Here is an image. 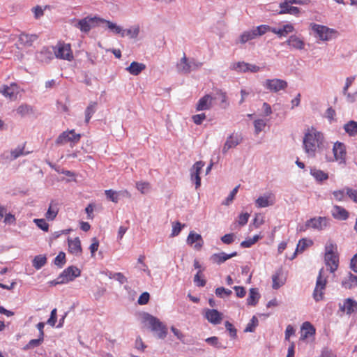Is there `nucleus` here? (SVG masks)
<instances>
[{"label": "nucleus", "mask_w": 357, "mask_h": 357, "mask_svg": "<svg viewBox=\"0 0 357 357\" xmlns=\"http://www.w3.org/2000/svg\"><path fill=\"white\" fill-rule=\"evenodd\" d=\"M260 236L259 235H255L252 238L246 239L241 243V246L242 248H250L252 245H254L256 242L259 241Z\"/></svg>", "instance_id": "obj_44"}, {"label": "nucleus", "mask_w": 357, "mask_h": 357, "mask_svg": "<svg viewBox=\"0 0 357 357\" xmlns=\"http://www.w3.org/2000/svg\"><path fill=\"white\" fill-rule=\"evenodd\" d=\"M260 298V294L257 288H251L249 291V296L247 298V304L248 305L255 306L259 299Z\"/></svg>", "instance_id": "obj_30"}, {"label": "nucleus", "mask_w": 357, "mask_h": 357, "mask_svg": "<svg viewBox=\"0 0 357 357\" xmlns=\"http://www.w3.org/2000/svg\"><path fill=\"white\" fill-rule=\"evenodd\" d=\"M46 263L47 257L43 255L36 256L32 261V265L36 270L40 269Z\"/></svg>", "instance_id": "obj_34"}, {"label": "nucleus", "mask_w": 357, "mask_h": 357, "mask_svg": "<svg viewBox=\"0 0 357 357\" xmlns=\"http://www.w3.org/2000/svg\"><path fill=\"white\" fill-rule=\"evenodd\" d=\"M80 138V134L75 133V130H66L58 136L55 140V144L56 145H63L68 142H70L75 144L79 141Z\"/></svg>", "instance_id": "obj_7"}, {"label": "nucleus", "mask_w": 357, "mask_h": 357, "mask_svg": "<svg viewBox=\"0 0 357 357\" xmlns=\"http://www.w3.org/2000/svg\"><path fill=\"white\" fill-rule=\"evenodd\" d=\"M286 43L296 50H303L305 45L304 42L295 35L291 36Z\"/></svg>", "instance_id": "obj_31"}, {"label": "nucleus", "mask_w": 357, "mask_h": 357, "mask_svg": "<svg viewBox=\"0 0 357 357\" xmlns=\"http://www.w3.org/2000/svg\"><path fill=\"white\" fill-rule=\"evenodd\" d=\"M255 38V33L252 30L249 31H245L240 36V42L241 43H245L248 40Z\"/></svg>", "instance_id": "obj_48"}, {"label": "nucleus", "mask_w": 357, "mask_h": 357, "mask_svg": "<svg viewBox=\"0 0 357 357\" xmlns=\"http://www.w3.org/2000/svg\"><path fill=\"white\" fill-rule=\"evenodd\" d=\"M38 36L36 34H28L26 33H21L19 35L18 43L20 45L24 47H31L33 43L38 39Z\"/></svg>", "instance_id": "obj_20"}, {"label": "nucleus", "mask_w": 357, "mask_h": 357, "mask_svg": "<svg viewBox=\"0 0 357 357\" xmlns=\"http://www.w3.org/2000/svg\"><path fill=\"white\" fill-rule=\"evenodd\" d=\"M144 319L149 322L151 331L156 333L158 338L164 339L167 336V328L158 318L145 313Z\"/></svg>", "instance_id": "obj_3"}, {"label": "nucleus", "mask_w": 357, "mask_h": 357, "mask_svg": "<svg viewBox=\"0 0 357 357\" xmlns=\"http://www.w3.org/2000/svg\"><path fill=\"white\" fill-rule=\"evenodd\" d=\"M204 166V162L197 161L190 168V179L195 184V188L197 189L201 185L200 172Z\"/></svg>", "instance_id": "obj_11"}, {"label": "nucleus", "mask_w": 357, "mask_h": 357, "mask_svg": "<svg viewBox=\"0 0 357 357\" xmlns=\"http://www.w3.org/2000/svg\"><path fill=\"white\" fill-rule=\"evenodd\" d=\"M136 187L142 193H146L149 189V184L146 182L137 183Z\"/></svg>", "instance_id": "obj_60"}, {"label": "nucleus", "mask_w": 357, "mask_h": 357, "mask_svg": "<svg viewBox=\"0 0 357 357\" xmlns=\"http://www.w3.org/2000/svg\"><path fill=\"white\" fill-rule=\"evenodd\" d=\"M0 93L10 100H15L18 93L17 86L15 83L10 86L3 85L0 87Z\"/></svg>", "instance_id": "obj_15"}, {"label": "nucleus", "mask_w": 357, "mask_h": 357, "mask_svg": "<svg viewBox=\"0 0 357 357\" xmlns=\"http://www.w3.org/2000/svg\"><path fill=\"white\" fill-rule=\"evenodd\" d=\"M192 119L195 124L200 125L202 124V121L206 119V115L204 113L195 114L192 116Z\"/></svg>", "instance_id": "obj_64"}, {"label": "nucleus", "mask_w": 357, "mask_h": 357, "mask_svg": "<svg viewBox=\"0 0 357 357\" xmlns=\"http://www.w3.org/2000/svg\"><path fill=\"white\" fill-rule=\"evenodd\" d=\"M10 155L13 159H16L18 157L24 155V148L23 147H17L14 150H12L10 152Z\"/></svg>", "instance_id": "obj_62"}, {"label": "nucleus", "mask_w": 357, "mask_h": 357, "mask_svg": "<svg viewBox=\"0 0 357 357\" xmlns=\"http://www.w3.org/2000/svg\"><path fill=\"white\" fill-rule=\"evenodd\" d=\"M234 234H233V233L227 234L221 237V241L225 244L229 245L234 242Z\"/></svg>", "instance_id": "obj_59"}, {"label": "nucleus", "mask_w": 357, "mask_h": 357, "mask_svg": "<svg viewBox=\"0 0 357 357\" xmlns=\"http://www.w3.org/2000/svg\"><path fill=\"white\" fill-rule=\"evenodd\" d=\"M226 329L229 331L231 337L236 338L237 336V331L231 323L227 321L225 323Z\"/></svg>", "instance_id": "obj_52"}, {"label": "nucleus", "mask_w": 357, "mask_h": 357, "mask_svg": "<svg viewBox=\"0 0 357 357\" xmlns=\"http://www.w3.org/2000/svg\"><path fill=\"white\" fill-rule=\"evenodd\" d=\"M33 222L44 231H48L49 225L45 219H34Z\"/></svg>", "instance_id": "obj_50"}, {"label": "nucleus", "mask_w": 357, "mask_h": 357, "mask_svg": "<svg viewBox=\"0 0 357 357\" xmlns=\"http://www.w3.org/2000/svg\"><path fill=\"white\" fill-rule=\"evenodd\" d=\"M184 227L185 224H181L178 221L172 222V230L170 236L175 237L178 236Z\"/></svg>", "instance_id": "obj_40"}, {"label": "nucleus", "mask_w": 357, "mask_h": 357, "mask_svg": "<svg viewBox=\"0 0 357 357\" xmlns=\"http://www.w3.org/2000/svg\"><path fill=\"white\" fill-rule=\"evenodd\" d=\"M237 255V252H234L231 254H226L225 252H220V253H218V254H213L211 257V260L212 261H213L214 263H216L218 264H221L222 263H224L225 261H227V259L233 257H235Z\"/></svg>", "instance_id": "obj_26"}, {"label": "nucleus", "mask_w": 357, "mask_h": 357, "mask_svg": "<svg viewBox=\"0 0 357 357\" xmlns=\"http://www.w3.org/2000/svg\"><path fill=\"white\" fill-rule=\"evenodd\" d=\"M294 30V28L291 24H285L281 29H278V36L279 37L286 36L288 33L293 32Z\"/></svg>", "instance_id": "obj_41"}, {"label": "nucleus", "mask_w": 357, "mask_h": 357, "mask_svg": "<svg viewBox=\"0 0 357 357\" xmlns=\"http://www.w3.org/2000/svg\"><path fill=\"white\" fill-rule=\"evenodd\" d=\"M259 324V320L256 316H253L250 320V321L248 324L247 326L244 329L245 333H252L254 332L256 327Z\"/></svg>", "instance_id": "obj_39"}, {"label": "nucleus", "mask_w": 357, "mask_h": 357, "mask_svg": "<svg viewBox=\"0 0 357 357\" xmlns=\"http://www.w3.org/2000/svg\"><path fill=\"white\" fill-rule=\"evenodd\" d=\"M355 80V76L349 77L346 79L344 86L342 89V93L347 94L349 88L351 86L354 81Z\"/></svg>", "instance_id": "obj_58"}, {"label": "nucleus", "mask_w": 357, "mask_h": 357, "mask_svg": "<svg viewBox=\"0 0 357 357\" xmlns=\"http://www.w3.org/2000/svg\"><path fill=\"white\" fill-rule=\"evenodd\" d=\"M66 254L63 252H60L54 259V264L59 268H62L66 264Z\"/></svg>", "instance_id": "obj_42"}, {"label": "nucleus", "mask_w": 357, "mask_h": 357, "mask_svg": "<svg viewBox=\"0 0 357 357\" xmlns=\"http://www.w3.org/2000/svg\"><path fill=\"white\" fill-rule=\"evenodd\" d=\"M139 33V27L135 26L133 29H126V33L131 38H136Z\"/></svg>", "instance_id": "obj_56"}, {"label": "nucleus", "mask_w": 357, "mask_h": 357, "mask_svg": "<svg viewBox=\"0 0 357 357\" xmlns=\"http://www.w3.org/2000/svg\"><path fill=\"white\" fill-rule=\"evenodd\" d=\"M250 217V214L248 213H242L238 216V224L241 226H243L247 224L248 219Z\"/></svg>", "instance_id": "obj_63"}, {"label": "nucleus", "mask_w": 357, "mask_h": 357, "mask_svg": "<svg viewBox=\"0 0 357 357\" xmlns=\"http://www.w3.org/2000/svg\"><path fill=\"white\" fill-rule=\"evenodd\" d=\"M336 248H337V247H336L335 244H334L331 242L327 243L325 246V250H326L325 255L336 254L335 252V250H336Z\"/></svg>", "instance_id": "obj_57"}, {"label": "nucleus", "mask_w": 357, "mask_h": 357, "mask_svg": "<svg viewBox=\"0 0 357 357\" xmlns=\"http://www.w3.org/2000/svg\"><path fill=\"white\" fill-rule=\"evenodd\" d=\"M59 213L58 204L52 201L50 204L49 208L45 213V218L49 221L54 220Z\"/></svg>", "instance_id": "obj_28"}, {"label": "nucleus", "mask_w": 357, "mask_h": 357, "mask_svg": "<svg viewBox=\"0 0 357 357\" xmlns=\"http://www.w3.org/2000/svg\"><path fill=\"white\" fill-rule=\"evenodd\" d=\"M332 215L335 219L345 220L349 218V212L343 207L335 205L332 210Z\"/></svg>", "instance_id": "obj_25"}, {"label": "nucleus", "mask_w": 357, "mask_h": 357, "mask_svg": "<svg viewBox=\"0 0 357 357\" xmlns=\"http://www.w3.org/2000/svg\"><path fill=\"white\" fill-rule=\"evenodd\" d=\"M333 152L335 160L339 162V164L344 165L346 163V146L345 145L340 142H336L333 148Z\"/></svg>", "instance_id": "obj_10"}, {"label": "nucleus", "mask_w": 357, "mask_h": 357, "mask_svg": "<svg viewBox=\"0 0 357 357\" xmlns=\"http://www.w3.org/2000/svg\"><path fill=\"white\" fill-rule=\"evenodd\" d=\"M308 243L306 239L302 238L299 241L296 251L294 254V257L296 256L298 252H303L305 250V248L308 246Z\"/></svg>", "instance_id": "obj_53"}, {"label": "nucleus", "mask_w": 357, "mask_h": 357, "mask_svg": "<svg viewBox=\"0 0 357 357\" xmlns=\"http://www.w3.org/2000/svg\"><path fill=\"white\" fill-rule=\"evenodd\" d=\"M323 135L320 132L312 130L305 134L303 144L305 152L309 157L314 158L317 149L323 143Z\"/></svg>", "instance_id": "obj_1"}, {"label": "nucleus", "mask_w": 357, "mask_h": 357, "mask_svg": "<svg viewBox=\"0 0 357 357\" xmlns=\"http://www.w3.org/2000/svg\"><path fill=\"white\" fill-rule=\"evenodd\" d=\"M248 67V63L244 61H238L236 63H231L229 68L230 70H235L238 73H247V68Z\"/></svg>", "instance_id": "obj_36"}, {"label": "nucleus", "mask_w": 357, "mask_h": 357, "mask_svg": "<svg viewBox=\"0 0 357 357\" xmlns=\"http://www.w3.org/2000/svg\"><path fill=\"white\" fill-rule=\"evenodd\" d=\"M97 103L96 102H91L89 105L86 107L85 110V122L88 123L92 116V115L96 112Z\"/></svg>", "instance_id": "obj_38"}, {"label": "nucleus", "mask_w": 357, "mask_h": 357, "mask_svg": "<svg viewBox=\"0 0 357 357\" xmlns=\"http://www.w3.org/2000/svg\"><path fill=\"white\" fill-rule=\"evenodd\" d=\"M239 185L236 186L230 192L229 196L227 197L225 202H222V204L224 205H229L230 203L233 201L234 199V197L238 192Z\"/></svg>", "instance_id": "obj_54"}, {"label": "nucleus", "mask_w": 357, "mask_h": 357, "mask_svg": "<svg viewBox=\"0 0 357 357\" xmlns=\"http://www.w3.org/2000/svg\"><path fill=\"white\" fill-rule=\"evenodd\" d=\"M43 340L44 337L39 335L38 339L31 340L29 343L24 347V349H29L39 346L43 342Z\"/></svg>", "instance_id": "obj_46"}, {"label": "nucleus", "mask_w": 357, "mask_h": 357, "mask_svg": "<svg viewBox=\"0 0 357 357\" xmlns=\"http://www.w3.org/2000/svg\"><path fill=\"white\" fill-rule=\"evenodd\" d=\"M186 242L190 245H192L194 243H195L194 248L197 250H199L204 245V240L202 236L195 233L194 231H190L187 237Z\"/></svg>", "instance_id": "obj_16"}, {"label": "nucleus", "mask_w": 357, "mask_h": 357, "mask_svg": "<svg viewBox=\"0 0 357 357\" xmlns=\"http://www.w3.org/2000/svg\"><path fill=\"white\" fill-rule=\"evenodd\" d=\"M105 194L107 198L114 203H117L119 201V192L112 190H106Z\"/></svg>", "instance_id": "obj_49"}, {"label": "nucleus", "mask_w": 357, "mask_h": 357, "mask_svg": "<svg viewBox=\"0 0 357 357\" xmlns=\"http://www.w3.org/2000/svg\"><path fill=\"white\" fill-rule=\"evenodd\" d=\"M263 86L271 92L278 93L281 90L286 89L288 84L285 80L274 78L266 79Z\"/></svg>", "instance_id": "obj_8"}, {"label": "nucleus", "mask_w": 357, "mask_h": 357, "mask_svg": "<svg viewBox=\"0 0 357 357\" xmlns=\"http://www.w3.org/2000/svg\"><path fill=\"white\" fill-rule=\"evenodd\" d=\"M255 203L259 208L273 206L275 204V196L271 193L260 196L256 199Z\"/></svg>", "instance_id": "obj_18"}, {"label": "nucleus", "mask_w": 357, "mask_h": 357, "mask_svg": "<svg viewBox=\"0 0 357 357\" xmlns=\"http://www.w3.org/2000/svg\"><path fill=\"white\" fill-rule=\"evenodd\" d=\"M324 261L326 266L330 268L331 273H334L337 269L339 257L337 254L325 255Z\"/></svg>", "instance_id": "obj_22"}, {"label": "nucleus", "mask_w": 357, "mask_h": 357, "mask_svg": "<svg viewBox=\"0 0 357 357\" xmlns=\"http://www.w3.org/2000/svg\"><path fill=\"white\" fill-rule=\"evenodd\" d=\"M340 309L347 314H351L357 311V302L354 299L347 298L342 305L340 304Z\"/></svg>", "instance_id": "obj_21"}, {"label": "nucleus", "mask_w": 357, "mask_h": 357, "mask_svg": "<svg viewBox=\"0 0 357 357\" xmlns=\"http://www.w3.org/2000/svg\"><path fill=\"white\" fill-rule=\"evenodd\" d=\"M149 294L148 292H144L139 297L137 302L139 305H145L149 302Z\"/></svg>", "instance_id": "obj_61"}, {"label": "nucleus", "mask_w": 357, "mask_h": 357, "mask_svg": "<svg viewBox=\"0 0 357 357\" xmlns=\"http://www.w3.org/2000/svg\"><path fill=\"white\" fill-rule=\"evenodd\" d=\"M205 341H206L208 344H211V345H212V346L215 347V348H217V349H225V348H226V347L222 346V344L218 342V338L217 337H215V336H213V337H208V338H206V339L205 340Z\"/></svg>", "instance_id": "obj_47"}, {"label": "nucleus", "mask_w": 357, "mask_h": 357, "mask_svg": "<svg viewBox=\"0 0 357 357\" xmlns=\"http://www.w3.org/2000/svg\"><path fill=\"white\" fill-rule=\"evenodd\" d=\"M54 58V54L50 49L43 47L36 53V59L41 63H48Z\"/></svg>", "instance_id": "obj_24"}, {"label": "nucleus", "mask_w": 357, "mask_h": 357, "mask_svg": "<svg viewBox=\"0 0 357 357\" xmlns=\"http://www.w3.org/2000/svg\"><path fill=\"white\" fill-rule=\"evenodd\" d=\"M344 129L349 136L357 135V122L349 121L347 123L344 124Z\"/></svg>", "instance_id": "obj_35"}, {"label": "nucleus", "mask_w": 357, "mask_h": 357, "mask_svg": "<svg viewBox=\"0 0 357 357\" xmlns=\"http://www.w3.org/2000/svg\"><path fill=\"white\" fill-rule=\"evenodd\" d=\"M270 29V26L268 25H260L257 26L255 29H252L253 33H255V38L257 36H260L266 33Z\"/></svg>", "instance_id": "obj_43"}, {"label": "nucleus", "mask_w": 357, "mask_h": 357, "mask_svg": "<svg viewBox=\"0 0 357 357\" xmlns=\"http://www.w3.org/2000/svg\"><path fill=\"white\" fill-rule=\"evenodd\" d=\"M202 63L196 61L194 59H188L185 54L176 63V70L180 74H189L191 71L200 68Z\"/></svg>", "instance_id": "obj_2"}, {"label": "nucleus", "mask_w": 357, "mask_h": 357, "mask_svg": "<svg viewBox=\"0 0 357 357\" xmlns=\"http://www.w3.org/2000/svg\"><path fill=\"white\" fill-rule=\"evenodd\" d=\"M16 112L22 117H24L33 113V107L27 104H22L17 108Z\"/></svg>", "instance_id": "obj_37"}, {"label": "nucleus", "mask_w": 357, "mask_h": 357, "mask_svg": "<svg viewBox=\"0 0 357 357\" xmlns=\"http://www.w3.org/2000/svg\"><path fill=\"white\" fill-rule=\"evenodd\" d=\"M202 273L201 270H199L197 274L194 277V282L198 287H204L206 285V281L204 279H202L200 278V274Z\"/></svg>", "instance_id": "obj_55"}, {"label": "nucleus", "mask_w": 357, "mask_h": 357, "mask_svg": "<svg viewBox=\"0 0 357 357\" xmlns=\"http://www.w3.org/2000/svg\"><path fill=\"white\" fill-rule=\"evenodd\" d=\"M310 173L317 182H322L328 178V173L315 167H311Z\"/></svg>", "instance_id": "obj_32"}, {"label": "nucleus", "mask_w": 357, "mask_h": 357, "mask_svg": "<svg viewBox=\"0 0 357 357\" xmlns=\"http://www.w3.org/2000/svg\"><path fill=\"white\" fill-rule=\"evenodd\" d=\"M242 136L236 132L231 133L227 137L226 142L222 148V153H226L230 149L237 146L242 142Z\"/></svg>", "instance_id": "obj_12"}, {"label": "nucleus", "mask_w": 357, "mask_h": 357, "mask_svg": "<svg viewBox=\"0 0 357 357\" xmlns=\"http://www.w3.org/2000/svg\"><path fill=\"white\" fill-rule=\"evenodd\" d=\"M54 55L59 59L72 61L73 54L71 50L70 45L64 43H59L55 47H53Z\"/></svg>", "instance_id": "obj_4"}, {"label": "nucleus", "mask_w": 357, "mask_h": 357, "mask_svg": "<svg viewBox=\"0 0 357 357\" xmlns=\"http://www.w3.org/2000/svg\"><path fill=\"white\" fill-rule=\"evenodd\" d=\"M312 30L317 35L321 40L327 41L332 38L337 31L326 26L317 24H311Z\"/></svg>", "instance_id": "obj_6"}, {"label": "nucleus", "mask_w": 357, "mask_h": 357, "mask_svg": "<svg viewBox=\"0 0 357 357\" xmlns=\"http://www.w3.org/2000/svg\"><path fill=\"white\" fill-rule=\"evenodd\" d=\"M217 98H213L211 95L206 94L200 98L197 104V111H203L210 109L212 107V100Z\"/></svg>", "instance_id": "obj_19"}, {"label": "nucleus", "mask_w": 357, "mask_h": 357, "mask_svg": "<svg viewBox=\"0 0 357 357\" xmlns=\"http://www.w3.org/2000/svg\"><path fill=\"white\" fill-rule=\"evenodd\" d=\"M100 20L99 17H86L77 21L75 26L79 29L82 31L87 33L90 31L92 26H95Z\"/></svg>", "instance_id": "obj_13"}, {"label": "nucleus", "mask_w": 357, "mask_h": 357, "mask_svg": "<svg viewBox=\"0 0 357 357\" xmlns=\"http://www.w3.org/2000/svg\"><path fill=\"white\" fill-rule=\"evenodd\" d=\"M315 333L314 327L308 321H305L301 326V340H305L306 338L314 335Z\"/></svg>", "instance_id": "obj_27"}, {"label": "nucleus", "mask_w": 357, "mask_h": 357, "mask_svg": "<svg viewBox=\"0 0 357 357\" xmlns=\"http://www.w3.org/2000/svg\"><path fill=\"white\" fill-rule=\"evenodd\" d=\"M146 68V66L144 63L133 61L126 68V70L133 75H138L143 70Z\"/></svg>", "instance_id": "obj_33"}, {"label": "nucleus", "mask_w": 357, "mask_h": 357, "mask_svg": "<svg viewBox=\"0 0 357 357\" xmlns=\"http://www.w3.org/2000/svg\"><path fill=\"white\" fill-rule=\"evenodd\" d=\"M266 123L263 119H257L254 121L255 132L258 135L266 127Z\"/></svg>", "instance_id": "obj_45"}, {"label": "nucleus", "mask_w": 357, "mask_h": 357, "mask_svg": "<svg viewBox=\"0 0 357 357\" xmlns=\"http://www.w3.org/2000/svg\"><path fill=\"white\" fill-rule=\"evenodd\" d=\"M80 274L81 271L78 268L74 266H70L63 270V271L58 276L56 283H67L70 281L74 280L75 278L79 276Z\"/></svg>", "instance_id": "obj_5"}, {"label": "nucleus", "mask_w": 357, "mask_h": 357, "mask_svg": "<svg viewBox=\"0 0 357 357\" xmlns=\"http://www.w3.org/2000/svg\"><path fill=\"white\" fill-rule=\"evenodd\" d=\"M205 318L211 324L217 325L221 323L222 314L215 309H207Z\"/></svg>", "instance_id": "obj_17"}, {"label": "nucleus", "mask_w": 357, "mask_h": 357, "mask_svg": "<svg viewBox=\"0 0 357 357\" xmlns=\"http://www.w3.org/2000/svg\"><path fill=\"white\" fill-rule=\"evenodd\" d=\"M328 225V219L326 217L312 218L307 220V226L317 230H323Z\"/></svg>", "instance_id": "obj_14"}, {"label": "nucleus", "mask_w": 357, "mask_h": 357, "mask_svg": "<svg viewBox=\"0 0 357 357\" xmlns=\"http://www.w3.org/2000/svg\"><path fill=\"white\" fill-rule=\"evenodd\" d=\"M232 291L230 289H225V287H218L215 289V294L218 297L223 298L224 296H229L231 294Z\"/></svg>", "instance_id": "obj_51"}, {"label": "nucleus", "mask_w": 357, "mask_h": 357, "mask_svg": "<svg viewBox=\"0 0 357 357\" xmlns=\"http://www.w3.org/2000/svg\"><path fill=\"white\" fill-rule=\"evenodd\" d=\"M68 242L69 252L76 256L80 255L82 249L79 238L78 237L75 238L73 240L68 238Z\"/></svg>", "instance_id": "obj_23"}, {"label": "nucleus", "mask_w": 357, "mask_h": 357, "mask_svg": "<svg viewBox=\"0 0 357 357\" xmlns=\"http://www.w3.org/2000/svg\"><path fill=\"white\" fill-rule=\"evenodd\" d=\"M324 268H321L317 279L316 286L313 292V298L316 301H319L323 298V290L326 285V278L323 276Z\"/></svg>", "instance_id": "obj_9"}, {"label": "nucleus", "mask_w": 357, "mask_h": 357, "mask_svg": "<svg viewBox=\"0 0 357 357\" xmlns=\"http://www.w3.org/2000/svg\"><path fill=\"white\" fill-rule=\"evenodd\" d=\"M342 286L345 288L350 289L357 286V276L349 273L347 278H344L342 281Z\"/></svg>", "instance_id": "obj_29"}]
</instances>
